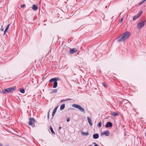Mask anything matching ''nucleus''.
<instances>
[{"label":"nucleus","instance_id":"obj_1","mask_svg":"<svg viewBox=\"0 0 146 146\" xmlns=\"http://www.w3.org/2000/svg\"><path fill=\"white\" fill-rule=\"evenodd\" d=\"M130 35V34L129 32L127 31L118 37L117 40L118 42H124L128 38Z\"/></svg>","mask_w":146,"mask_h":146},{"label":"nucleus","instance_id":"obj_2","mask_svg":"<svg viewBox=\"0 0 146 146\" xmlns=\"http://www.w3.org/2000/svg\"><path fill=\"white\" fill-rule=\"evenodd\" d=\"M15 89V88H10L2 91V93L5 94L7 93V92L12 93Z\"/></svg>","mask_w":146,"mask_h":146},{"label":"nucleus","instance_id":"obj_3","mask_svg":"<svg viewBox=\"0 0 146 146\" xmlns=\"http://www.w3.org/2000/svg\"><path fill=\"white\" fill-rule=\"evenodd\" d=\"M58 80V78H52L49 80V82H52L54 81V85L53 86V88H56L57 87V80Z\"/></svg>","mask_w":146,"mask_h":146},{"label":"nucleus","instance_id":"obj_4","mask_svg":"<svg viewBox=\"0 0 146 146\" xmlns=\"http://www.w3.org/2000/svg\"><path fill=\"white\" fill-rule=\"evenodd\" d=\"M72 107L78 109L81 112L85 113V110L80 106L76 104L72 105Z\"/></svg>","mask_w":146,"mask_h":146},{"label":"nucleus","instance_id":"obj_5","mask_svg":"<svg viewBox=\"0 0 146 146\" xmlns=\"http://www.w3.org/2000/svg\"><path fill=\"white\" fill-rule=\"evenodd\" d=\"M29 124L30 125L32 126H35L34 123L35 122V120L33 118H30L29 119Z\"/></svg>","mask_w":146,"mask_h":146},{"label":"nucleus","instance_id":"obj_6","mask_svg":"<svg viewBox=\"0 0 146 146\" xmlns=\"http://www.w3.org/2000/svg\"><path fill=\"white\" fill-rule=\"evenodd\" d=\"M144 22H139L137 24V28L138 29H141L142 28L144 25Z\"/></svg>","mask_w":146,"mask_h":146},{"label":"nucleus","instance_id":"obj_7","mask_svg":"<svg viewBox=\"0 0 146 146\" xmlns=\"http://www.w3.org/2000/svg\"><path fill=\"white\" fill-rule=\"evenodd\" d=\"M110 133L108 130H107L105 131L102 132L101 133V135H105L106 136H108L109 135Z\"/></svg>","mask_w":146,"mask_h":146},{"label":"nucleus","instance_id":"obj_8","mask_svg":"<svg viewBox=\"0 0 146 146\" xmlns=\"http://www.w3.org/2000/svg\"><path fill=\"white\" fill-rule=\"evenodd\" d=\"M142 13V11H141V12L138 13L136 16H134L133 18V20H134L136 19L137 18H138L141 15Z\"/></svg>","mask_w":146,"mask_h":146},{"label":"nucleus","instance_id":"obj_9","mask_svg":"<svg viewBox=\"0 0 146 146\" xmlns=\"http://www.w3.org/2000/svg\"><path fill=\"white\" fill-rule=\"evenodd\" d=\"M77 51V49L76 48L70 49V53L72 54L74 53H76Z\"/></svg>","mask_w":146,"mask_h":146},{"label":"nucleus","instance_id":"obj_10","mask_svg":"<svg viewBox=\"0 0 146 146\" xmlns=\"http://www.w3.org/2000/svg\"><path fill=\"white\" fill-rule=\"evenodd\" d=\"M112 123L110 122H108L106 125V127H111L112 126Z\"/></svg>","mask_w":146,"mask_h":146},{"label":"nucleus","instance_id":"obj_11","mask_svg":"<svg viewBox=\"0 0 146 146\" xmlns=\"http://www.w3.org/2000/svg\"><path fill=\"white\" fill-rule=\"evenodd\" d=\"M87 119L88 122L89 123V124H90V125H92V121L91 119L89 117H88Z\"/></svg>","mask_w":146,"mask_h":146},{"label":"nucleus","instance_id":"obj_12","mask_svg":"<svg viewBox=\"0 0 146 146\" xmlns=\"http://www.w3.org/2000/svg\"><path fill=\"white\" fill-rule=\"evenodd\" d=\"M99 135L98 133H96L93 135V137L94 139H97L99 137Z\"/></svg>","mask_w":146,"mask_h":146},{"label":"nucleus","instance_id":"obj_13","mask_svg":"<svg viewBox=\"0 0 146 146\" xmlns=\"http://www.w3.org/2000/svg\"><path fill=\"white\" fill-rule=\"evenodd\" d=\"M32 9L34 10H36L38 9V7L35 5H33Z\"/></svg>","mask_w":146,"mask_h":146},{"label":"nucleus","instance_id":"obj_14","mask_svg":"<svg viewBox=\"0 0 146 146\" xmlns=\"http://www.w3.org/2000/svg\"><path fill=\"white\" fill-rule=\"evenodd\" d=\"M65 108V105L64 104H63L61 105L60 107V110H62L63 109H64Z\"/></svg>","mask_w":146,"mask_h":146},{"label":"nucleus","instance_id":"obj_15","mask_svg":"<svg viewBox=\"0 0 146 146\" xmlns=\"http://www.w3.org/2000/svg\"><path fill=\"white\" fill-rule=\"evenodd\" d=\"M111 115L113 116H116L118 115V113L116 112H113V113H112Z\"/></svg>","mask_w":146,"mask_h":146},{"label":"nucleus","instance_id":"obj_16","mask_svg":"<svg viewBox=\"0 0 146 146\" xmlns=\"http://www.w3.org/2000/svg\"><path fill=\"white\" fill-rule=\"evenodd\" d=\"M57 108H55L54 111H53L52 113V115L53 116H54V115L55 113H56V110H57Z\"/></svg>","mask_w":146,"mask_h":146},{"label":"nucleus","instance_id":"obj_17","mask_svg":"<svg viewBox=\"0 0 146 146\" xmlns=\"http://www.w3.org/2000/svg\"><path fill=\"white\" fill-rule=\"evenodd\" d=\"M9 24L7 26V27H6L5 30V31H4V34H5V33L7 31L8 29V28H9Z\"/></svg>","mask_w":146,"mask_h":146},{"label":"nucleus","instance_id":"obj_18","mask_svg":"<svg viewBox=\"0 0 146 146\" xmlns=\"http://www.w3.org/2000/svg\"><path fill=\"white\" fill-rule=\"evenodd\" d=\"M50 129L51 132L53 134H55V133L54 132L52 128L51 127H50Z\"/></svg>","mask_w":146,"mask_h":146},{"label":"nucleus","instance_id":"obj_19","mask_svg":"<svg viewBox=\"0 0 146 146\" xmlns=\"http://www.w3.org/2000/svg\"><path fill=\"white\" fill-rule=\"evenodd\" d=\"M20 92L22 93H24L25 92V90L24 89H21L20 90Z\"/></svg>","mask_w":146,"mask_h":146},{"label":"nucleus","instance_id":"obj_20","mask_svg":"<svg viewBox=\"0 0 146 146\" xmlns=\"http://www.w3.org/2000/svg\"><path fill=\"white\" fill-rule=\"evenodd\" d=\"M82 134L83 135H88V133H84V132H82Z\"/></svg>","mask_w":146,"mask_h":146},{"label":"nucleus","instance_id":"obj_21","mask_svg":"<svg viewBox=\"0 0 146 146\" xmlns=\"http://www.w3.org/2000/svg\"><path fill=\"white\" fill-rule=\"evenodd\" d=\"M123 18H121L120 19L119 22V23H121L123 21Z\"/></svg>","mask_w":146,"mask_h":146},{"label":"nucleus","instance_id":"obj_22","mask_svg":"<svg viewBox=\"0 0 146 146\" xmlns=\"http://www.w3.org/2000/svg\"><path fill=\"white\" fill-rule=\"evenodd\" d=\"M101 125H102V123H101V121H100L98 124V126L100 127H101Z\"/></svg>","mask_w":146,"mask_h":146},{"label":"nucleus","instance_id":"obj_23","mask_svg":"<svg viewBox=\"0 0 146 146\" xmlns=\"http://www.w3.org/2000/svg\"><path fill=\"white\" fill-rule=\"evenodd\" d=\"M57 92V90H53V91H52V93H55V92Z\"/></svg>","mask_w":146,"mask_h":146},{"label":"nucleus","instance_id":"obj_24","mask_svg":"<svg viewBox=\"0 0 146 146\" xmlns=\"http://www.w3.org/2000/svg\"><path fill=\"white\" fill-rule=\"evenodd\" d=\"M127 100H124L122 101V103H125V101H127Z\"/></svg>","mask_w":146,"mask_h":146},{"label":"nucleus","instance_id":"obj_25","mask_svg":"<svg viewBox=\"0 0 146 146\" xmlns=\"http://www.w3.org/2000/svg\"><path fill=\"white\" fill-rule=\"evenodd\" d=\"M25 6V5H23L21 6V8H23Z\"/></svg>","mask_w":146,"mask_h":146},{"label":"nucleus","instance_id":"obj_26","mask_svg":"<svg viewBox=\"0 0 146 146\" xmlns=\"http://www.w3.org/2000/svg\"><path fill=\"white\" fill-rule=\"evenodd\" d=\"M70 119L69 118H68L67 119V122H69V121H70Z\"/></svg>","mask_w":146,"mask_h":146},{"label":"nucleus","instance_id":"obj_27","mask_svg":"<svg viewBox=\"0 0 146 146\" xmlns=\"http://www.w3.org/2000/svg\"><path fill=\"white\" fill-rule=\"evenodd\" d=\"M49 112H48V118H49Z\"/></svg>","mask_w":146,"mask_h":146},{"label":"nucleus","instance_id":"obj_28","mask_svg":"<svg viewBox=\"0 0 146 146\" xmlns=\"http://www.w3.org/2000/svg\"><path fill=\"white\" fill-rule=\"evenodd\" d=\"M144 2H143V1L141 2H140V3H139V4L140 5H141V4H142Z\"/></svg>","mask_w":146,"mask_h":146},{"label":"nucleus","instance_id":"obj_29","mask_svg":"<svg viewBox=\"0 0 146 146\" xmlns=\"http://www.w3.org/2000/svg\"><path fill=\"white\" fill-rule=\"evenodd\" d=\"M102 85L103 86H106V84L104 83H102Z\"/></svg>","mask_w":146,"mask_h":146},{"label":"nucleus","instance_id":"obj_30","mask_svg":"<svg viewBox=\"0 0 146 146\" xmlns=\"http://www.w3.org/2000/svg\"><path fill=\"white\" fill-rule=\"evenodd\" d=\"M1 30V31H3L4 29H3L2 28V27Z\"/></svg>","mask_w":146,"mask_h":146},{"label":"nucleus","instance_id":"obj_31","mask_svg":"<svg viewBox=\"0 0 146 146\" xmlns=\"http://www.w3.org/2000/svg\"><path fill=\"white\" fill-rule=\"evenodd\" d=\"M146 1V0H143V2H144L145 1Z\"/></svg>","mask_w":146,"mask_h":146},{"label":"nucleus","instance_id":"obj_32","mask_svg":"<svg viewBox=\"0 0 146 146\" xmlns=\"http://www.w3.org/2000/svg\"><path fill=\"white\" fill-rule=\"evenodd\" d=\"M94 146H98V145L97 144H96L94 145Z\"/></svg>","mask_w":146,"mask_h":146},{"label":"nucleus","instance_id":"obj_33","mask_svg":"<svg viewBox=\"0 0 146 146\" xmlns=\"http://www.w3.org/2000/svg\"><path fill=\"white\" fill-rule=\"evenodd\" d=\"M61 127H60L59 128V129H61Z\"/></svg>","mask_w":146,"mask_h":146},{"label":"nucleus","instance_id":"obj_34","mask_svg":"<svg viewBox=\"0 0 146 146\" xmlns=\"http://www.w3.org/2000/svg\"><path fill=\"white\" fill-rule=\"evenodd\" d=\"M65 101V100H61V102H63V101Z\"/></svg>","mask_w":146,"mask_h":146},{"label":"nucleus","instance_id":"obj_35","mask_svg":"<svg viewBox=\"0 0 146 146\" xmlns=\"http://www.w3.org/2000/svg\"><path fill=\"white\" fill-rule=\"evenodd\" d=\"M89 146H92L91 145H90Z\"/></svg>","mask_w":146,"mask_h":146}]
</instances>
